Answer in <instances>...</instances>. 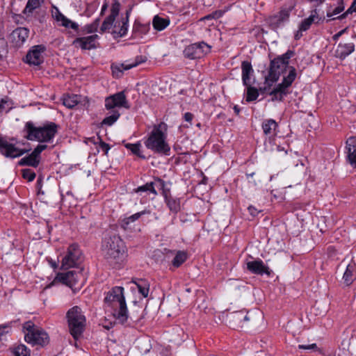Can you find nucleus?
<instances>
[{"label": "nucleus", "instance_id": "a211bd4d", "mask_svg": "<svg viewBox=\"0 0 356 356\" xmlns=\"http://www.w3.org/2000/svg\"><path fill=\"white\" fill-rule=\"evenodd\" d=\"M355 50V44L353 42L341 43L340 42L335 51V56L341 60L346 58Z\"/></svg>", "mask_w": 356, "mask_h": 356}, {"label": "nucleus", "instance_id": "c756f323", "mask_svg": "<svg viewBox=\"0 0 356 356\" xmlns=\"http://www.w3.org/2000/svg\"><path fill=\"white\" fill-rule=\"evenodd\" d=\"M188 258V253L186 251H177L172 260V264L174 266L179 267L184 263Z\"/></svg>", "mask_w": 356, "mask_h": 356}, {"label": "nucleus", "instance_id": "c9c22d12", "mask_svg": "<svg viewBox=\"0 0 356 356\" xmlns=\"http://www.w3.org/2000/svg\"><path fill=\"white\" fill-rule=\"evenodd\" d=\"M154 184L153 182L147 183L143 186L138 187L136 192L139 193L149 191L156 195H157V193L154 188Z\"/></svg>", "mask_w": 356, "mask_h": 356}, {"label": "nucleus", "instance_id": "bb28decb", "mask_svg": "<svg viewBox=\"0 0 356 356\" xmlns=\"http://www.w3.org/2000/svg\"><path fill=\"white\" fill-rule=\"evenodd\" d=\"M170 24V20L168 18H163L159 15L154 17L152 20V25L156 31H162L165 29Z\"/></svg>", "mask_w": 356, "mask_h": 356}, {"label": "nucleus", "instance_id": "20e7f679", "mask_svg": "<svg viewBox=\"0 0 356 356\" xmlns=\"http://www.w3.org/2000/svg\"><path fill=\"white\" fill-rule=\"evenodd\" d=\"M166 124L161 122L154 125L153 129L145 140V147L154 153L169 156L170 147L166 142Z\"/></svg>", "mask_w": 356, "mask_h": 356}, {"label": "nucleus", "instance_id": "0e129e2a", "mask_svg": "<svg viewBox=\"0 0 356 356\" xmlns=\"http://www.w3.org/2000/svg\"><path fill=\"white\" fill-rule=\"evenodd\" d=\"M254 175V172H251V173H247L246 174V177H247L248 179H249L250 177H252Z\"/></svg>", "mask_w": 356, "mask_h": 356}, {"label": "nucleus", "instance_id": "680f3d73", "mask_svg": "<svg viewBox=\"0 0 356 356\" xmlns=\"http://www.w3.org/2000/svg\"><path fill=\"white\" fill-rule=\"evenodd\" d=\"M6 102V101H4L3 99H1V100L0 101V112L3 110V105H4V104H5Z\"/></svg>", "mask_w": 356, "mask_h": 356}, {"label": "nucleus", "instance_id": "13d9d810", "mask_svg": "<svg viewBox=\"0 0 356 356\" xmlns=\"http://www.w3.org/2000/svg\"><path fill=\"white\" fill-rule=\"evenodd\" d=\"M62 17H65V15L60 13L58 10H57V13L55 14V18L56 21L61 22Z\"/></svg>", "mask_w": 356, "mask_h": 356}, {"label": "nucleus", "instance_id": "c85d7f7f", "mask_svg": "<svg viewBox=\"0 0 356 356\" xmlns=\"http://www.w3.org/2000/svg\"><path fill=\"white\" fill-rule=\"evenodd\" d=\"M124 146L127 149L130 150L134 154L136 155L137 156L141 159H145V156L141 152V144L140 142H138L136 143H126L124 144Z\"/></svg>", "mask_w": 356, "mask_h": 356}, {"label": "nucleus", "instance_id": "4468645a", "mask_svg": "<svg viewBox=\"0 0 356 356\" xmlns=\"http://www.w3.org/2000/svg\"><path fill=\"white\" fill-rule=\"evenodd\" d=\"M147 58L143 56H138L135 58V60L133 63L126 64L121 63L117 65H112L111 70L114 76L120 77L123 73L124 70H130L134 67L138 66V65L146 62Z\"/></svg>", "mask_w": 356, "mask_h": 356}, {"label": "nucleus", "instance_id": "5701e85b", "mask_svg": "<svg viewBox=\"0 0 356 356\" xmlns=\"http://www.w3.org/2000/svg\"><path fill=\"white\" fill-rule=\"evenodd\" d=\"M29 30L25 27H19L14 30L11 34L13 40L17 46H21L28 38Z\"/></svg>", "mask_w": 356, "mask_h": 356}, {"label": "nucleus", "instance_id": "864d4df0", "mask_svg": "<svg viewBox=\"0 0 356 356\" xmlns=\"http://www.w3.org/2000/svg\"><path fill=\"white\" fill-rule=\"evenodd\" d=\"M9 327H10V325L8 324L0 325V337L1 338L5 333H7L8 332V330H6V329H8Z\"/></svg>", "mask_w": 356, "mask_h": 356}, {"label": "nucleus", "instance_id": "7ed1b4c3", "mask_svg": "<svg viewBox=\"0 0 356 356\" xmlns=\"http://www.w3.org/2000/svg\"><path fill=\"white\" fill-rule=\"evenodd\" d=\"M120 9V3L118 0H113L110 15L105 18L101 27L100 33H104L113 26L112 34L114 37L124 36L128 30L129 16L131 10L126 12V17H122L120 21L114 24L116 17L118 15Z\"/></svg>", "mask_w": 356, "mask_h": 356}, {"label": "nucleus", "instance_id": "473e14b6", "mask_svg": "<svg viewBox=\"0 0 356 356\" xmlns=\"http://www.w3.org/2000/svg\"><path fill=\"white\" fill-rule=\"evenodd\" d=\"M344 8H345V6H344L343 1L340 0L338 2V5L335 8H330L327 10V17H332L335 15H337L340 14L341 12H343Z\"/></svg>", "mask_w": 356, "mask_h": 356}, {"label": "nucleus", "instance_id": "f257e3e1", "mask_svg": "<svg viewBox=\"0 0 356 356\" xmlns=\"http://www.w3.org/2000/svg\"><path fill=\"white\" fill-rule=\"evenodd\" d=\"M294 55V51L288 50L284 54L275 58L270 60L268 74L265 76V83L269 86L277 82L280 76L284 74L286 70L289 73L284 76L282 83H279L275 88L269 92L272 96V101H282L288 94L289 88L295 81L297 74L296 70L293 66H289V59Z\"/></svg>", "mask_w": 356, "mask_h": 356}, {"label": "nucleus", "instance_id": "ddd939ff", "mask_svg": "<svg viewBox=\"0 0 356 356\" xmlns=\"http://www.w3.org/2000/svg\"><path fill=\"white\" fill-rule=\"evenodd\" d=\"M158 182L162 188V195L164 200L170 211L177 214L181 209L180 199L174 197L170 195V190L165 189V181L161 179H158Z\"/></svg>", "mask_w": 356, "mask_h": 356}, {"label": "nucleus", "instance_id": "58836bf2", "mask_svg": "<svg viewBox=\"0 0 356 356\" xmlns=\"http://www.w3.org/2000/svg\"><path fill=\"white\" fill-rule=\"evenodd\" d=\"M149 212L146 211H142L140 212H138V213H136L131 216H130L129 217L125 218L124 220V223L126 225H128L129 224L130 222H134L136 221V220H138L140 216H142L143 215L145 214V213H148Z\"/></svg>", "mask_w": 356, "mask_h": 356}, {"label": "nucleus", "instance_id": "49530a36", "mask_svg": "<svg viewBox=\"0 0 356 356\" xmlns=\"http://www.w3.org/2000/svg\"><path fill=\"white\" fill-rule=\"evenodd\" d=\"M136 285L138 286L139 293L144 298H147L148 296V293H149V287L146 284L143 285V284H139V283L136 284Z\"/></svg>", "mask_w": 356, "mask_h": 356}, {"label": "nucleus", "instance_id": "ea45409f", "mask_svg": "<svg viewBox=\"0 0 356 356\" xmlns=\"http://www.w3.org/2000/svg\"><path fill=\"white\" fill-rule=\"evenodd\" d=\"M22 175V177L29 181H32L35 178V173L31 169H23Z\"/></svg>", "mask_w": 356, "mask_h": 356}, {"label": "nucleus", "instance_id": "1a4fd4ad", "mask_svg": "<svg viewBox=\"0 0 356 356\" xmlns=\"http://www.w3.org/2000/svg\"><path fill=\"white\" fill-rule=\"evenodd\" d=\"M24 328L27 332L25 334V341L33 345L44 346L49 342V337L42 329L35 327L31 322H26Z\"/></svg>", "mask_w": 356, "mask_h": 356}, {"label": "nucleus", "instance_id": "774afa93", "mask_svg": "<svg viewBox=\"0 0 356 356\" xmlns=\"http://www.w3.org/2000/svg\"><path fill=\"white\" fill-rule=\"evenodd\" d=\"M266 90H267V89H266V87H264V88H260V90H261V92H266Z\"/></svg>", "mask_w": 356, "mask_h": 356}, {"label": "nucleus", "instance_id": "f8f14e48", "mask_svg": "<svg viewBox=\"0 0 356 356\" xmlns=\"http://www.w3.org/2000/svg\"><path fill=\"white\" fill-rule=\"evenodd\" d=\"M210 48V46L204 42L194 43L185 48L184 55L192 60L200 58L209 52Z\"/></svg>", "mask_w": 356, "mask_h": 356}, {"label": "nucleus", "instance_id": "2f4dec72", "mask_svg": "<svg viewBox=\"0 0 356 356\" xmlns=\"http://www.w3.org/2000/svg\"><path fill=\"white\" fill-rule=\"evenodd\" d=\"M247 86V92H246V98L245 100L248 102H253L257 99L259 97L258 90L251 86V83Z\"/></svg>", "mask_w": 356, "mask_h": 356}, {"label": "nucleus", "instance_id": "052dcab7", "mask_svg": "<svg viewBox=\"0 0 356 356\" xmlns=\"http://www.w3.org/2000/svg\"><path fill=\"white\" fill-rule=\"evenodd\" d=\"M302 31H300V30L297 32V33L295 35V39L296 40H298L300 38V37L302 36V33H301Z\"/></svg>", "mask_w": 356, "mask_h": 356}, {"label": "nucleus", "instance_id": "de8ad7c7", "mask_svg": "<svg viewBox=\"0 0 356 356\" xmlns=\"http://www.w3.org/2000/svg\"><path fill=\"white\" fill-rule=\"evenodd\" d=\"M47 148V145L39 144L32 152L38 159L40 158V154L42 151Z\"/></svg>", "mask_w": 356, "mask_h": 356}, {"label": "nucleus", "instance_id": "7c9ffc66", "mask_svg": "<svg viewBox=\"0 0 356 356\" xmlns=\"http://www.w3.org/2000/svg\"><path fill=\"white\" fill-rule=\"evenodd\" d=\"M79 102V97L77 95H67L63 98V105L68 108H72Z\"/></svg>", "mask_w": 356, "mask_h": 356}, {"label": "nucleus", "instance_id": "393cba45", "mask_svg": "<svg viewBox=\"0 0 356 356\" xmlns=\"http://www.w3.org/2000/svg\"><path fill=\"white\" fill-rule=\"evenodd\" d=\"M40 163V159H38L33 152L29 156L22 158L18 163L19 165L21 166H31L36 168Z\"/></svg>", "mask_w": 356, "mask_h": 356}, {"label": "nucleus", "instance_id": "e2e57ef3", "mask_svg": "<svg viewBox=\"0 0 356 356\" xmlns=\"http://www.w3.org/2000/svg\"><path fill=\"white\" fill-rule=\"evenodd\" d=\"M234 111L236 115H238L240 113V108L238 107V106H234Z\"/></svg>", "mask_w": 356, "mask_h": 356}, {"label": "nucleus", "instance_id": "5fc2aeb1", "mask_svg": "<svg viewBox=\"0 0 356 356\" xmlns=\"http://www.w3.org/2000/svg\"><path fill=\"white\" fill-rule=\"evenodd\" d=\"M346 31V29H344L337 33L334 34L332 37L333 40L337 41L339 38Z\"/></svg>", "mask_w": 356, "mask_h": 356}, {"label": "nucleus", "instance_id": "c03bdc74", "mask_svg": "<svg viewBox=\"0 0 356 356\" xmlns=\"http://www.w3.org/2000/svg\"><path fill=\"white\" fill-rule=\"evenodd\" d=\"M224 14V12L222 10H216L214 12H213L212 13L209 14V15H206L203 19H219L220 17H221L222 16V15Z\"/></svg>", "mask_w": 356, "mask_h": 356}, {"label": "nucleus", "instance_id": "37998d69", "mask_svg": "<svg viewBox=\"0 0 356 356\" xmlns=\"http://www.w3.org/2000/svg\"><path fill=\"white\" fill-rule=\"evenodd\" d=\"M100 19L99 18L96 19L93 21L92 23L86 26V29L88 33H95L97 31L99 25Z\"/></svg>", "mask_w": 356, "mask_h": 356}, {"label": "nucleus", "instance_id": "dca6fc26", "mask_svg": "<svg viewBox=\"0 0 356 356\" xmlns=\"http://www.w3.org/2000/svg\"><path fill=\"white\" fill-rule=\"evenodd\" d=\"M76 281V275L74 271H66L63 273H57L56 277L54 281L47 286V287H50L52 285H54L57 282H61L66 285H71Z\"/></svg>", "mask_w": 356, "mask_h": 356}, {"label": "nucleus", "instance_id": "4be33fe9", "mask_svg": "<svg viewBox=\"0 0 356 356\" xmlns=\"http://www.w3.org/2000/svg\"><path fill=\"white\" fill-rule=\"evenodd\" d=\"M98 38L97 35L76 38L74 43L78 44L83 49H91L96 47L95 42Z\"/></svg>", "mask_w": 356, "mask_h": 356}, {"label": "nucleus", "instance_id": "a19ab883", "mask_svg": "<svg viewBox=\"0 0 356 356\" xmlns=\"http://www.w3.org/2000/svg\"><path fill=\"white\" fill-rule=\"evenodd\" d=\"M250 272L254 275H263L264 274L269 276L272 273L270 268H248Z\"/></svg>", "mask_w": 356, "mask_h": 356}, {"label": "nucleus", "instance_id": "423d86ee", "mask_svg": "<svg viewBox=\"0 0 356 356\" xmlns=\"http://www.w3.org/2000/svg\"><path fill=\"white\" fill-rule=\"evenodd\" d=\"M58 125L54 122H48L41 127H35L32 122H27L24 131L25 138L29 140H37L40 143L51 142L58 132Z\"/></svg>", "mask_w": 356, "mask_h": 356}, {"label": "nucleus", "instance_id": "0eeeda50", "mask_svg": "<svg viewBox=\"0 0 356 356\" xmlns=\"http://www.w3.org/2000/svg\"><path fill=\"white\" fill-rule=\"evenodd\" d=\"M102 251L107 259H116L124 252L123 241L113 231H106L102 241Z\"/></svg>", "mask_w": 356, "mask_h": 356}, {"label": "nucleus", "instance_id": "cd10ccee", "mask_svg": "<svg viewBox=\"0 0 356 356\" xmlns=\"http://www.w3.org/2000/svg\"><path fill=\"white\" fill-rule=\"evenodd\" d=\"M342 280L346 286H350L356 280V268H346Z\"/></svg>", "mask_w": 356, "mask_h": 356}, {"label": "nucleus", "instance_id": "9b49d317", "mask_svg": "<svg viewBox=\"0 0 356 356\" xmlns=\"http://www.w3.org/2000/svg\"><path fill=\"white\" fill-rule=\"evenodd\" d=\"M296 2L293 0L290 1L285 4L280 11L269 18V24L273 29H277L289 20L290 13L293 10Z\"/></svg>", "mask_w": 356, "mask_h": 356}, {"label": "nucleus", "instance_id": "e433bc0d", "mask_svg": "<svg viewBox=\"0 0 356 356\" xmlns=\"http://www.w3.org/2000/svg\"><path fill=\"white\" fill-rule=\"evenodd\" d=\"M353 12H356V0H354L350 7L343 14L336 17H333L331 20L334 19H343L346 18L349 14H352ZM330 19L327 20V22H329Z\"/></svg>", "mask_w": 356, "mask_h": 356}, {"label": "nucleus", "instance_id": "4c0bfd02", "mask_svg": "<svg viewBox=\"0 0 356 356\" xmlns=\"http://www.w3.org/2000/svg\"><path fill=\"white\" fill-rule=\"evenodd\" d=\"M60 22H61V25L63 26H65V28H70L73 30H77L79 28V25L76 23L71 21L70 19L67 18L65 16L62 17V19H61Z\"/></svg>", "mask_w": 356, "mask_h": 356}, {"label": "nucleus", "instance_id": "a878e982", "mask_svg": "<svg viewBox=\"0 0 356 356\" xmlns=\"http://www.w3.org/2000/svg\"><path fill=\"white\" fill-rule=\"evenodd\" d=\"M44 1V0H28L23 10V13L27 16L31 15L35 10L39 8L42 6Z\"/></svg>", "mask_w": 356, "mask_h": 356}, {"label": "nucleus", "instance_id": "79ce46f5", "mask_svg": "<svg viewBox=\"0 0 356 356\" xmlns=\"http://www.w3.org/2000/svg\"><path fill=\"white\" fill-rule=\"evenodd\" d=\"M149 25H143L135 23L133 27V30L135 33H140V34H145L148 31Z\"/></svg>", "mask_w": 356, "mask_h": 356}, {"label": "nucleus", "instance_id": "6e6552de", "mask_svg": "<svg viewBox=\"0 0 356 356\" xmlns=\"http://www.w3.org/2000/svg\"><path fill=\"white\" fill-rule=\"evenodd\" d=\"M66 318L71 335L78 339L83 332L86 321L81 309L78 306L72 307L67 311Z\"/></svg>", "mask_w": 356, "mask_h": 356}, {"label": "nucleus", "instance_id": "2eb2a0df", "mask_svg": "<svg viewBox=\"0 0 356 356\" xmlns=\"http://www.w3.org/2000/svg\"><path fill=\"white\" fill-rule=\"evenodd\" d=\"M46 48L43 45H35L29 50L26 56V61L30 65H39L43 60L42 54Z\"/></svg>", "mask_w": 356, "mask_h": 356}, {"label": "nucleus", "instance_id": "f3484780", "mask_svg": "<svg viewBox=\"0 0 356 356\" xmlns=\"http://www.w3.org/2000/svg\"><path fill=\"white\" fill-rule=\"evenodd\" d=\"M325 18H322L318 16L316 9L313 10L311 12V15L309 17L302 21L300 24L299 29L300 31H305L308 30L313 23L318 24L320 22H323Z\"/></svg>", "mask_w": 356, "mask_h": 356}, {"label": "nucleus", "instance_id": "603ef678", "mask_svg": "<svg viewBox=\"0 0 356 356\" xmlns=\"http://www.w3.org/2000/svg\"><path fill=\"white\" fill-rule=\"evenodd\" d=\"M247 267H264L263 265V262L261 261H257V260H252L248 261L247 263Z\"/></svg>", "mask_w": 356, "mask_h": 356}, {"label": "nucleus", "instance_id": "39448f33", "mask_svg": "<svg viewBox=\"0 0 356 356\" xmlns=\"http://www.w3.org/2000/svg\"><path fill=\"white\" fill-rule=\"evenodd\" d=\"M105 108L108 111V115L102 122V125L112 126L120 118V108L129 109L130 105L124 91H120L105 98Z\"/></svg>", "mask_w": 356, "mask_h": 356}, {"label": "nucleus", "instance_id": "6e6d98bb", "mask_svg": "<svg viewBox=\"0 0 356 356\" xmlns=\"http://www.w3.org/2000/svg\"><path fill=\"white\" fill-rule=\"evenodd\" d=\"M184 118L186 122H191L193 118V114L191 113L187 112L184 114Z\"/></svg>", "mask_w": 356, "mask_h": 356}, {"label": "nucleus", "instance_id": "9d476101", "mask_svg": "<svg viewBox=\"0 0 356 356\" xmlns=\"http://www.w3.org/2000/svg\"><path fill=\"white\" fill-rule=\"evenodd\" d=\"M84 261V256L77 244H72L62 259L60 267H79Z\"/></svg>", "mask_w": 356, "mask_h": 356}, {"label": "nucleus", "instance_id": "3c124183", "mask_svg": "<svg viewBox=\"0 0 356 356\" xmlns=\"http://www.w3.org/2000/svg\"><path fill=\"white\" fill-rule=\"evenodd\" d=\"M327 254L330 260H333L337 254V250L333 246H329L327 250Z\"/></svg>", "mask_w": 356, "mask_h": 356}, {"label": "nucleus", "instance_id": "f03ea898", "mask_svg": "<svg viewBox=\"0 0 356 356\" xmlns=\"http://www.w3.org/2000/svg\"><path fill=\"white\" fill-rule=\"evenodd\" d=\"M122 286L112 287L104 297V305L112 310V313L118 322L122 325L127 323L128 309Z\"/></svg>", "mask_w": 356, "mask_h": 356}, {"label": "nucleus", "instance_id": "6ab92c4d", "mask_svg": "<svg viewBox=\"0 0 356 356\" xmlns=\"http://www.w3.org/2000/svg\"><path fill=\"white\" fill-rule=\"evenodd\" d=\"M261 128L264 134L270 138L277 135L278 124L276 121L273 119H266L263 121Z\"/></svg>", "mask_w": 356, "mask_h": 356}, {"label": "nucleus", "instance_id": "69168bd1", "mask_svg": "<svg viewBox=\"0 0 356 356\" xmlns=\"http://www.w3.org/2000/svg\"><path fill=\"white\" fill-rule=\"evenodd\" d=\"M309 1L311 2H316L318 4V3H322V1L321 0H309Z\"/></svg>", "mask_w": 356, "mask_h": 356}, {"label": "nucleus", "instance_id": "f704fd0d", "mask_svg": "<svg viewBox=\"0 0 356 356\" xmlns=\"http://www.w3.org/2000/svg\"><path fill=\"white\" fill-rule=\"evenodd\" d=\"M90 140L94 144H98L102 149L104 152L105 155L108 154V150L110 149V146L108 143L104 142L99 136H98L97 138H90Z\"/></svg>", "mask_w": 356, "mask_h": 356}, {"label": "nucleus", "instance_id": "412c9836", "mask_svg": "<svg viewBox=\"0 0 356 356\" xmlns=\"http://www.w3.org/2000/svg\"><path fill=\"white\" fill-rule=\"evenodd\" d=\"M229 318L232 326L235 327H242L243 323L250 320L248 313L245 311H237L233 312L230 314Z\"/></svg>", "mask_w": 356, "mask_h": 356}, {"label": "nucleus", "instance_id": "338daca9", "mask_svg": "<svg viewBox=\"0 0 356 356\" xmlns=\"http://www.w3.org/2000/svg\"><path fill=\"white\" fill-rule=\"evenodd\" d=\"M50 264L51 265V267H57L56 262H53L52 261H51Z\"/></svg>", "mask_w": 356, "mask_h": 356}, {"label": "nucleus", "instance_id": "4d7b16f0", "mask_svg": "<svg viewBox=\"0 0 356 356\" xmlns=\"http://www.w3.org/2000/svg\"><path fill=\"white\" fill-rule=\"evenodd\" d=\"M250 213L252 216H255L257 215V213H259V211H257V209L256 208H254V207L252 206H250L248 207V208Z\"/></svg>", "mask_w": 356, "mask_h": 356}, {"label": "nucleus", "instance_id": "8fccbe9b", "mask_svg": "<svg viewBox=\"0 0 356 356\" xmlns=\"http://www.w3.org/2000/svg\"><path fill=\"white\" fill-rule=\"evenodd\" d=\"M47 148V145L39 144L32 152L38 159L40 158V154L42 151Z\"/></svg>", "mask_w": 356, "mask_h": 356}, {"label": "nucleus", "instance_id": "b1692460", "mask_svg": "<svg viewBox=\"0 0 356 356\" xmlns=\"http://www.w3.org/2000/svg\"><path fill=\"white\" fill-rule=\"evenodd\" d=\"M242 81L244 86L251 83L250 75L253 73L252 66L250 62L244 60L241 63Z\"/></svg>", "mask_w": 356, "mask_h": 356}, {"label": "nucleus", "instance_id": "09e8293b", "mask_svg": "<svg viewBox=\"0 0 356 356\" xmlns=\"http://www.w3.org/2000/svg\"><path fill=\"white\" fill-rule=\"evenodd\" d=\"M47 148V145L39 144L32 152L38 159L40 158V154L42 151Z\"/></svg>", "mask_w": 356, "mask_h": 356}, {"label": "nucleus", "instance_id": "a18cd8bd", "mask_svg": "<svg viewBox=\"0 0 356 356\" xmlns=\"http://www.w3.org/2000/svg\"><path fill=\"white\" fill-rule=\"evenodd\" d=\"M298 348L299 350H312V351H318L319 350L316 343H312V344H308V345H298Z\"/></svg>", "mask_w": 356, "mask_h": 356}, {"label": "nucleus", "instance_id": "72a5a7b5", "mask_svg": "<svg viewBox=\"0 0 356 356\" xmlns=\"http://www.w3.org/2000/svg\"><path fill=\"white\" fill-rule=\"evenodd\" d=\"M12 353L13 356H30V351L23 344L15 347Z\"/></svg>", "mask_w": 356, "mask_h": 356}, {"label": "nucleus", "instance_id": "bf43d9fd", "mask_svg": "<svg viewBox=\"0 0 356 356\" xmlns=\"http://www.w3.org/2000/svg\"><path fill=\"white\" fill-rule=\"evenodd\" d=\"M107 8H108V3L106 2H105L102 7L100 15H103L104 14V13L106 12V10H107Z\"/></svg>", "mask_w": 356, "mask_h": 356}, {"label": "nucleus", "instance_id": "aec40b11", "mask_svg": "<svg viewBox=\"0 0 356 356\" xmlns=\"http://www.w3.org/2000/svg\"><path fill=\"white\" fill-rule=\"evenodd\" d=\"M348 161L354 168L356 167V137H350L346 141Z\"/></svg>", "mask_w": 356, "mask_h": 356}]
</instances>
